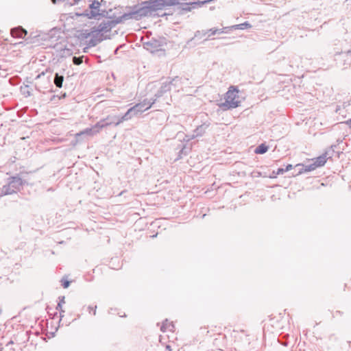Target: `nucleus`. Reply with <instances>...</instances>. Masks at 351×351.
Returning a JSON list of instances; mask_svg holds the SVG:
<instances>
[{
	"mask_svg": "<svg viewBox=\"0 0 351 351\" xmlns=\"http://www.w3.org/2000/svg\"><path fill=\"white\" fill-rule=\"evenodd\" d=\"M154 102V100L150 101L145 99L142 102L138 103L135 106L131 107L130 109H128L126 113L119 119V121L115 123V125H118L122 122L128 121L132 119L133 117L138 116V114L143 113V112L149 110V108H151Z\"/></svg>",
	"mask_w": 351,
	"mask_h": 351,
	"instance_id": "1",
	"label": "nucleus"
},
{
	"mask_svg": "<svg viewBox=\"0 0 351 351\" xmlns=\"http://www.w3.org/2000/svg\"><path fill=\"white\" fill-rule=\"evenodd\" d=\"M241 101L239 90L234 87H230L225 95V101L221 103L219 106L224 110L234 108L239 106Z\"/></svg>",
	"mask_w": 351,
	"mask_h": 351,
	"instance_id": "2",
	"label": "nucleus"
},
{
	"mask_svg": "<svg viewBox=\"0 0 351 351\" xmlns=\"http://www.w3.org/2000/svg\"><path fill=\"white\" fill-rule=\"evenodd\" d=\"M22 186V179L13 177L8 185L3 186L0 190V196L10 195L20 191Z\"/></svg>",
	"mask_w": 351,
	"mask_h": 351,
	"instance_id": "3",
	"label": "nucleus"
},
{
	"mask_svg": "<svg viewBox=\"0 0 351 351\" xmlns=\"http://www.w3.org/2000/svg\"><path fill=\"white\" fill-rule=\"evenodd\" d=\"M108 119V117L106 118V119H102V120L99 121V122H97L93 127H91L90 128H86V129L84 130L83 131L80 132V133L76 134H75L76 138L82 134H86V135H88L90 136L97 134L98 133H99V132L101 130L102 128H104L108 125H110L112 123L111 122L106 121V119Z\"/></svg>",
	"mask_w": 351,
	"mask_h": 351,
	"instance_id": "4",
	"label": "nucleus"
},
{
	"mask_svg": "<svg viewBox=\"0 0 351 351\" xmlns=\"http://www.w3.org/2000/svg\"><path fill=\"white\" fill-rule=\"evenodd\" d=\"M100 3L97 1H94L90 5V8L91 9V11L90 13H85L84 15L87 16L88 18H93L97 16L99 14V8Z\"/></svg>",
	"mask_w": 351,
	"mask_h": 351,
	"instance_id": "5",
	"label": "nucleus"
},
{
	"mask_svg": "<svg viewBox=\"0 0 351 351\" xmlns=\"http://www.w3.org/2000/svg\"><path fill=\"white\" fill-rule=\"evenodd\" d=\"M157 3L156 6L172 5L179 3V0H154Z\"/></svg>",
	"mask_w": 351,
	"mask_h": 351,
	"instance_id": "6",
	"label": "nucleus"
},
{
	"mask_svg": "<svg viewBox=\"0 0 351 351\" xmlns=\"http://www.w3.org/2000/svg\"><path fill=\"white\" fill-rule=\"evenodd\" d=\"M326 155L324 154L316 158L315 159H313V161L317 167H319L323 166L326 162Z\"/></svg>",
	"mask_w": 351,
	"mask_h": 351,
	"instance_id": "7",
	"label": "nucleus"
},
{
	"mask_svg": "<svg viewBox=\"0 0 351 351\" xmlns=\"http://www.w3.org/2000/svg\"><path fill=\"white\" fill-rule=\"evenodd\" d=\"M10 34L13 38H21L22 35V27L19 26L18 27L12 28L10 30Z\"/></svg>",
	"mask_w": 351,
	"mask_h": 351,
	"instance_id": "8",
	"label": "nucleus"
},
{
	"mask_svg": "<svg viewBox=\"0 0 351 351\" xmlns=\"http://www.w3.org/2000/svg\"><path fill=\"white\" fill-rule=\"evenodd\" d=\"M174 329V326L172 322H168L166 320L161 326V330L165 332L167 330L173 331Z\"/></svg>",
	"mask_w": 351,
	"mask_h": 351,
	"instance_id": "9",
	"label": "nucleus"
},
{
	"mask_svg": "<svg viewBox=\"0 0 351 351\" xmlns=\"http://www.w3.org/2000/svg\"><path fill=\"white\" fill-rule=\"evenodd\" d=\"M224 32L223 31V29H217V28H212V29H210L208 30H207L205 33H204V36H207V37H210L211 36H213L216 34H222Z\"/></svg>",
	"mask_w": 351,
	"mask_h": 351,
	"instance_id": "10",
	"label": "nucleus"
},
{
	"mask_svg": "<svg viewBox=\"0 0 351 351\" xmlns=\"http://www.w3.org/2000/svg\"><path fill=\"white\" fill-rule=\"evenodd\" d=\"M268 149V146L263 143L256 148L254 152L257 154H263L267 152Z\"/></svg>",
	"mask_w": 351,
	"mask_h": 351,
	"instance_id": "11",
	"label": "nucleus"
},
{
	"mask_svg": "<svg viewBox=\"0 0 351 351\" xmlns=\"http://www.w3.org/2000/svg\"><path fill=\"white\" fill-rule=\"evenodd\" d=\"M63 77L58 75V74H56L54 79V83L56 85V86L60 88L62 85L63 82Z\"/></svg>",
	"mask_w": 351,
	"mask_h": 351,
	"instance_id": "12",
	"label": "nucleus"
},
{
	"mask_svg": "<svg viewBox=\"0 0 351 351\" xmlns=\"http://www.w3.org/2000/svg\"><path fill=\"white\" fill-rule=\"evenodd\" d=\"M317 167V166L315 165V164H314V162L308 165H305V170L306 171H313L315 170Z\"/></svg>",
	"mask_w": 351,
	"mask_h": 351,
	"instance_id": "13",
	"label": "nucleus"
},
{
	"mask_svg": "<svg viewBox=\"0 0 351 351\" xmlns=\"http://www.w3.org/2000/svg\"><path fill=\"white\" fill-rule=\"evenodd\" d=\"M295 167H300L299 171H298V174H302V173H303L304 172H308V171L305 170V165H303L302 164H298V165H296Z\"/></svg>",
	"mask_w": 351,
	"mask_h": 351,
	"instance_id": "14",
	"label": "nucleus"
},
{
	"mask_svg": "<svg viewBox=\"0 0 351 351\" xmlns=\"http://www.w3.org/2000/svg\"><path fill=\"white\" fill-rule=\"evenodd\" d=\"M73 63L76 65H79L82 62V60L80 58L74 57L73 59Z\"/></svg>",
	"mask_w": 351,
	"mask_h": 351,
	"instance_id": "15",
	"label": "nucleus"
},
{
	"mask_svg": "<svg viewBox=\"0 0 351 351\" xmlns=\"http://www.w3.org/2000/svg\"><path fill=\"white\" fill-rule=\"evenodd\" d=\"M65 303V298L64 296L59 298V302L58 306H63V304Z\"/></svg>",
	"mask_w": 351,
	"mask_h": 351,
	"instance_id": "16",
	"label": "nucleus"
},
{
	"mask_svg": "<svg viewBox=\"0 0 351 351\" xmlns=\"http://www.w3.org/2000/svg\"><path fill=\"white\" fill-rule=\"evenodd\" d=\"M150 10L148 9L143 8L141 10V15H147Z\"/></svg>",
	"mask_w": 351,
	"mask_h": 351,
	"instance_id": "17",
	"label": "nucleus"
},
{
	"mask_svg": "<svg viewBox=\"0 0 351 351\" xmlns=\"http://www.w3.org/2000/svg\"><path fill=\"white\" fill-rule=\"evenodd\" d=\"M346 61L351 64V51H348L346 53Z\"/></svg>",
	"mask_w": 351,
	"mask_h": 351,
	"instance_id": "18",
	"label": "nucleus"
},
{
	"mask_svg": "<svg viewBox=\"0 0 351 351\" xmlns=\"http://www.w3.org/2000/svg\"><path fill=\"white\" fill-rule=\"evenodd\" d=\"M285 172H286L285 169L279 168V169L277 170V171H276V175H280V174H282V173H284Z\"/></svg>",
	"mask_w": 351,
	"mask_h": 351,
	"instance_id": "19",
	"label": "nucleus"
},
{
	"mask_svg": "<svg viewBox=\"0 0 351 351\" xmlns=\"http://www.w3.org/2000/svg\"><path fill=\"white\" fill-rule=\"evenodd\" d=\"M69 281L68 280H62V286L64 288H67L69 286Z\"/></svg>",
	"mask_w": 351,
	"mask_h": 351,
	"instance_id": "20",
	"label": "nucleus"
},
{
	"mask_svg": "<svg viewBox=\"0 0 351 351\" xmlns=\"http://www.w3.org/2000/svg\"><path fill=\"white\" fill-rule=\"evenodd\" d=\"M244 25L249 26V24H247V23L241 24V25L234 26V27L237 28V29H243V26H244Z\"/></svg>",
	"mask_w": 351,
	"mask_h": 351,
	"instance_id": "21",
	"label": "nucleus"
},
{
	"mask_svg": "<svg viewBox=\"0 0 351 351\" xmlns=\"http://www.w3.org/2000/svg\"><path fill=\"white\" fill-rule=\"evenodd\" d=\"M292 168H293L292 165H288L286 167V168H285V171H290Z\"/></svg>",
	"mask_w": 351,
	"mask_h": 351,
	"instance_id": "22",
	"label": "nucleus"
},
{
	"mask_svg": "<svg viewBox=\"0 0 351 351\" xmlns=\"http://www.w3.org/2000/svg\"><path fill=\"white\" fill-rule=\"evenodd\" d=\"M344 123L348 125L350 128H351V119L345 121Z\"/></svg>",
	"mask_w": 351,
	"mask_h": 351,
	"instance_id": "23",
	"label": "nucleus"
},
{
	"mask_svg": "<svg viewBox=\"0 0 351 351\" xmlns=\"http://www.w3.org/2000/svg\"><path fill=\"white\" fill-rule=\"evenodd\" d=\"M62 306H58H58H57V307H56V308H57L58 310H59V311H60L64 312V311H62Z\"/></svg>",
	"mask_w": 351,
	"mask_h": 351,
	"instance_id": "24",
	"label": "nucleus"
},
{
	"mask_svg": "<svg viewBox=\"0 0 351 351\" xmlns=\"http://www.w3.org/2000/svg\"><path fill=\"white\" fill-rule=\"evenodd\" d=\"M23 34L25 36L27 34V31L23 29Z\"/></svg>",
	"mask_w": 351,
	"mask_h": 351,
	"instance_id": "25",
	"label": "nucleus"
},
{
	"mask_svg": "<svg viewBox=\"0 0 351 351\" xmlns=\"http://www.w3.org/2000/svg\"><path fill=\"white\" fill-rule=\"evenodd\" d=\"M95 311H96V306H95V308L93 310V315H95Z\"/></svg>",
	"mask_w": 351,
	"mask_h": 351,
	"instance_id": "26",
	"label": "nucleus"
},
{
	"mask_svg": "<svg viewBox=\"0 0 351 351\" xmlns=\"http://www.w3.org/2000/svg\"><path fill=\"white\" fill-rule=\"evenodd\" d=\"M166 348H167V349L169 350V351H171V350H170V346H167V347H166Z\"/></svg>",
	"mask_w": 351,
	"mask_h": 351,
	"instance_id": "27",
	"label": "nucleus"
},
{
	"mask_svg": "<svg viewBox=\"0 0 351 351\" xmlns=\"http://www.w3.org/2000/svg\"><path fill=\"white\" fill-rule=\"evenodd\" d=\"M103 29V28H99L98 29H97V31H101Z\"/></svg>",
	"mask_w": 351,
	"mask_h": 351,
	"instance_id": "28",
	"label": "nucleus"
},
{
	"mask_svg": "<svg viewBox=\"0 0 351 351\" xmlns=\"http://www.w3.org/2000/svg\"><path fill=\"white\" fill-rule=\"evenodd\" d=\"M202 127L201 126L199 128H197V130H202Z\"/></svg>",
	"mask_w": 351,
	"mask_h": 351,
	"instance_id": "29",
	"label": "nucleus"
},
{
	"mask_svg": "<svg viewBox=\"0 0 351 351\" xmlns=\"http://www.w3.org/2000/svg\"><path fill=\"white\" fill-rule=\"evenodd\" d=\"M21 43H14V45H16L17 44H20Z\"/></svg>",
	"mask_w": 351,
	"mask_h": 351,
	"instance_id": "30",
	"label": "nucleus"
},
{
	"mask_svg": "<svg viewBox=\"0 0 351 351\" xmlns=\"http://www.w3.org/2000/svg\"><path fill=\"white\" fill-rule=\"evenodd\" d=\"M89 309L90 310L91 309V311H93V308H92L91 307H89Z\"/></svg>",
	"mask_w": 351,
	"mask_h": 351,
	"instance_id": "31",
	"label": "nucleus"
},
{
	"mask_svg": "<svg viewBox=\"0 0 351 351\" xmlns=\"http://www.w3.org/2000/svg\"><path fill=\"white\" fill-rule=\"evenodd\" d=\"M89 309L90 310L91 309V311H93V308H92L91 307H89Z\"/></svg>",
	"mask_w": 351,
	"mask_h": 351,
	"instance_id": "32",
	"label": "nucleus"
}]
</instances>
